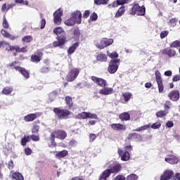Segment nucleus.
Returning a JSON list of instances; mask_svg holds the SVG:
<instances>
[{
  "label": "nucleus",
  "instance_id": "nucleus-51",
  "mask_svg": "<svg viewBox=\"0 0 180 180\" xmlns=\"http://www.w3.org/2000/svg\"><path fill=\"white\" fill-rule=\"evenodd\" d=\"M3 27L4 29H8V27H9V24L8 23V21L6 20V18L5 17L3 20Z\"/></svg>",
  "mask_w": 180,
  "mask_h": 180
},
{
  "label": "nucleus",
  "instance_id": "nucleus-19",
  "mask_svg": "<svg viewBox=\"0 0 180 180\" xmlns=\"http://www.w3.org/2000/svg\"><path fill=\"white\" fill-rule=\"evenodd\" d=\"M13 68L14 70H15V71H19V72H20L22 75H23L24 78H25L26 79L29 78V72L26 71L25 68H20L19 66H15Z\"/></svg>",
  "mask_w": 180,
  "mask_h": 180
},
{
  "label": "nucleus",
  "instance_id": "nucleus-30",
  "mask_svg": "<svg viewBox=\"0 0 180 180\" xmlns=\"http://www.w3.org/2000/svg\"><path fill=\"white\" fill-rule=\"evenodd\" d=\"M155 75L157 84L160 82H162V79L161 78V73L160 72L159 70L155 71Z\"/></svg>",
  "mask_w": 180,
  "mask_h": 180
},
{
  "label": "nucleus",
  "instance_id": "nucleus-34",
  "mask_svg": "<svg viewBox=\"0 0 180 180\" xmlns=\"http://www.w3.org/2000/svg\"><path fill=\"white\" fill-rule=\"evenodd\" d=\"M13 91V88L12 87H5L2 91V94L4 95H9V94H11Z\"/></svg>",
  "mask_w": 180,
  "mask_h": 180
},
{
  "label": "nucleus",
  "instance_id": "nucleus-2",
  "mask_svg": "<svg viewBox=\"0 0 180 180\" xmlns=\"http://www.w3.org/2000/svg\"><path fill=\"white\" fill-rule=\"evenodd\" d=\"M56 139H59L60 140H64V139L67 137V133L63 130L53 131L51 134V137L49 139V141H50L51 143L49 147H54V146H56Z\"/></svg>",
  "mask_w": 180,
  "mask_h": 180
},
{
  "label": "nucleus",
  "instance_id": "nucleus-5",
  "mask_svg": "<svg viewBox=\"0 0 180 180\" xmlns=\"http://www.w3.org/2000/svg\"><path fill=\"white\" fill-rule=\"evenodd\" d=\"M131 10V15H136V16H144L146 15V7L144 6H140L137 3H134Z\"/></svg>",
  "mask_w": 180,
  "mask_h": 180
},
{
  "label": "nucleus",
  "instance_id": "nucleus-61",
  "mask_svg": "<svg viewBox=\"0 0 180 180\" xmlns=\"http://www.w3.org/2000/svg\"><path fill=\"white\" fill-rule=\"evenodd\" d=\"M44 27H46V20L42 18L41 20V29H44Z\"/></svg>",
  "mask_w": 180,
  "mask_h": 180
},
{
  "label": "nucleus",
  "instance_id": "nucleus-41",
  "mask_svg": "<svg viewBox=\"0 0 180 180\" xmlns=\"http://www.w3.org/2000/svg\"><path fill=\"white\" fill-rule=\"evenodd\" d=\"M170 47H172L174 49H176V47H180V40H176V41H173L170 44Z\"/></svg>",
  "mask_w": 180,
  "mask_h": 180
},
{
  "label": "nucleus",
  "instance_id": "nucleus-18",
  "mask_svg": "<svg viewBox=\"0 0 180 180\" xmlns=\"http://www.w3.org/2000/svg\"><path fill=\"white\" fill-rule=\"evenodd\" d=\"M161 53L162 54H165L169 57H175V54H176L175 50H172L170 48H167L165 49L162 50Z\"/></svg>",
  "mask_w": 180,
  "mask_h": 180
},
{
  "label": "nucleus",
  "instance_id": "nucleus-13",
  "mask_svg": "<svg viewBox=\"0 0 180 180\" xmlns=\"http://www.w3.org/2000/svg\"><path fill=\"white\" fill-rule=\"evenodd\" d=\"M174 176V172L172 170H165L160 176V180H169Z\"/></svg>",
  "mask_w": 180,
  "mask_h": 180
},
{
  "label": "nucleus",
  "instance_id": "nucleus-29",
  "mask_svg": "<svg viewBox=\"0 0 180 180\" xmlns=\"http://www.w3.org/2000/svg\"><path fill=\"white\" fill-rule=\"evenodd\" d=\"M1 33L4 37H7L8 39H11V40H14V39H16V37L11 36L4 30H1Z\"/></svg>",
  "mask_w": 180,
  "mask_h": 180
},
{
  "label": "nucleus",
  "instance_id": "nucleus-11",
  "mask_svg": "<svg viewBox=\"0 0 180 180\" xmlns=\"http://www.w3.org/2000/svg\"><path fill=\"white\" fill-rule=\"evenodd\" d=\"M71 17L73 18L75 23H77V25H80V23L82 22V13H81V11H75L73 13H72Z\"/></svg>",
  "mask_w": 180,
  "mask_h": 180
},
{
  "label": "nucleus",
  "instance_id": "nucleus-59",
  "mask_svg": "<svg viewBox=\"0 0 180 180\" xmlns=\"http://www.w3.org/2000/svg\"><path fill=\"white\" fill-rule=\"evenodd\" d=\"M11 44H8L7 42H5L4 48L7 50V51H11Z\"/></svg>",
  "mask_w": 180,
  "mask_h": 180
},
{
  "label": "nucleus",
  "instance_id": "nucleus-54",
  "mask_svg": "<svg viewBox=\"0 0 180 180\" xmlns=\"http://www.w3.org/2000/svg\"><path fill=\"white\" fill-rule=\"evenodd\" d=\"M173 82H178V81H180V75H176L172 78Z\"/></svg>",
  "mask_w": 180,
  "mask_h": 180
},
{
  "label": "nucleus",
  "instance_id": "nucleus-42",
  "mask_svg": "<svg viewBox=\"0 0 180 180\" xmlns=\"http://www.w3.org/2000/svg\"><path fill=\"white\" fill-rule=\"evenodd\" d=\"M56 98H57V91H52L50 94H49V99L51 102H53V101H54L56 99Z\"/></svg>",
  "mask_w": 180,
  "mask_h": 180
},
{
  "label": "nucleus",
  "instance_id": "nucleus-57",
  "mask_svg": "<svg viewBox=\"0 0 180 180\" xmlns=\"http://www.w3.org/2000/svg\"><path fill=\"white\" fill-rule=\"evenodd\" d=\"M31 139L33 141H39V140H40V138L37 135H32Z\"/></svg>",
  "mask_w": 180,
  "mask_h": 180
},
{
  "label": "nucleus",
  "instance_id": "nucleus-56",
  "mask_svg": "<svg viewBox=\"0 0 180 180\" xmlns=\"http://www.w3.org/2000/svg\"><path fill=\"white\" fill-rule=\"evenodd\" d=\"M25 153L26 155H30V154H32V149H30V148H25Z\"/></svg>",
  "mask_w": 180,
  "mask_h": 180
},
{
  "label": "nucleus",
  "instance_id": "nucleus-63",
  "mask_svg": "<svg viewBox=\"0 0 180 180\" xmlns=\"http://www.w3.org/2000/svg\"><path fill=\"white\" fill-rule=\"evenodd\" d=\"M70 146H71L72 147H75V146H77V141L72 139L70 141L69 143Z\"/></svg>",
  "mask_w": 180,
  "mask_h": 180
},
{
  "label": "nucleus",
  "instance_id": "nucleus-24",
  "mask_svg": "<svg viewBox=\"0 0 180 180\" xmlns=\"http://www.w3.org/2000/svg\"><path fill=\"white\" fill-rule=\"evenodd\" d=\"M126 12V9L124 8V6H121L118 11L116 12L115 18H120V16H123L124 15V13Z\"/></svg>",
  "mask_w": 180,
  "mask_h": 180
},
{
  "label": "nucleus",
  "instance_id": "nucleus-21",
  "mask_svg": "<svg viewBox=\"0 0 180 180\" xmlns=\"http://www.w3.org/2000/svg\"><path fill=\"white\" fill-rule=\"evenodd\" d=\"M165 160L169 164H176L178 162V158L174 155L168 156Z\"/></svg>",
  "mask_w": 180,
  "mask_h": 180
},
{
  "label": "nucleus",
  "instance_id": "nucleus-27",
  "mask_svg": "<svg viewBox=\"0 0 180 180\" xmlns=\"http://www.w3.org/2000/svg\"><path fill=\"white\" fill-rule=\"evenodd\" d=\"M120 119L125 122L130 120V114L128 112H123L120 115Z\"/></svg>",
  "mask_w": 180,
  "mask_h": 180
},
{
  "label": "nucleus",
  "instance_id": "nucleus-15",
  "mask_svg": "<svg viewBox=\"0 0 180 180\" xmlns=\"http://www.w3.org/2000/svg\"><path fill=\"white\" fill-rule=\"evenodd\" d=\"M168 97L171 101L176 102L179 99V91L178 90L172 91L169 94Z\"/></svg>",
  "mask_w": 180,
  "mask_h": 180
},
{
  "label": "nucleus",
  "instance_id": "nucleus-10",
  "mask_svg": "<svg viewBox=\"0 0 180 180\" xmlns=\"http://www.w3.org/2000/svg\"><path fill=\"white\" fill-rule=\"evenodd\" d=\"M63 16V10L61 8L58 9L53 13V22L56 25H60L61 23V17Z\"/></svg>",
  "mask_w": 180,
  "mask_h": 180
},
{
  "label": "nucleus",
  "instance_id": "nucleus-36",
  "mask_svg": "<svg viewBox=\"0 0 180 180\" xmlns=\"http://www.w3.org/2000/svg\"><path fill=\"white\" fill-rule=\"evenodd\" d=\"M77 119H88V112H82L77 115Z\"/></svg>",
  "mask_w": 180,
  "mask_h": 180
},
{
  "label": "nucleus",
  "instance_id": "nucleus-14",
  "mask_svg": "<svg viewBox=\"0 0 180 180\" xmlns=\"http://www.w3.org/2000/svg\"><path fill=\"white\" fill-rule=\"evenodd\" d=\"M41 57H43V53L40 51L35 52L31 57V60L32 63H39L41 60Z\"/></svg>",
  "mask_w": 180,
  "mask_h": 180
},
{
  "label": "nucleus",
  "instance_id": "nucleus-33",
  "mask_svg": "<svg viewBox=\"0 0 180 180\" xmlns=\"http://www.w3.org/2000/svg\"><path fill=\"white\" fill-rule=\"evenodd\" d=\"M168 115V111L167 110H160L156 112L157 117H164V116H167Z\"/></svg>",
  "mask_w": 180,
  "mask_h": 180
},
{
  "label": "nucleus",
  "instance_id": "nucleus-22",
  "mask_svg": "<svg viewBox=\"0 0 180 180\" xmlns=\"http://www.w3.org/2000/svg\"><path fill=\"white\" fill-rule=\"evenodd\" d=\"M79 29L74 28L72 31V37L75 40H79Z\"/></svg>",
  "mask_w": 180,
  "mask_h": 180
},
{
  "label": "nucleus",
  "instance_id": "nucleus-7",
  "mask_svg": "<svg viewBox=\"0 0 180 180\" xmlns=\"http://www.w3.org/2000/svg\"><path fill=\"white\" fill-rule=\"evenodd\" d=\"M120 64V59H112L110 61L108 71L110 74H115L119 68Z\"/></svg>",
  "mask_w": 180,
  "mask_h": 180
},
{
  "label": "nucleus",
  "instance_id": "nucleus-46",
  "mask_svg": "<svg viewBox=\"0 0 180 180\" xmlns=\"http://www.w3.org/2000/svg\"><path fill=\"white\" fill-rule=\"evenodd\" d=\"M171 106H172V103H171V101H166L165 103V106H164L166 112H167V110H168L169 109L171 108Z\"/></svg>",
  "mask_w": 180,
  "mask_h": 180
},
{
  "label": "nucleus",
  "instance_id": "nucleus-50",
  "mask_svg": "<svg viewBox=\"0 0 180 180\" xmlns=\"http://www.w3.org/2000/svg\"><path fill=\"white\" fill-rule=\"evenodd\" d=\"M168 33H169V31H162L161 33H160V38L161 39H165V37H167V36H168Z\"/></svg>",
  "mask_w": 180,
  "mask_h": 180
},
{
  "label": "nucleus",
  "instance_id": "nucleus-31",
  "mask_svg": "<svg viewBox=\"0 0 180 180\" xmlns=\"http://www.w3.org/2000/svg\"><path fill=\"white\" fill-rule=\"evenodd\" d=\"M75 23L76 22L74 21L72 17H70V18L65 21V25H66V26H74Z\"/></svg>",
  "mask_w": 180,
  "mask_h": 180
},
{
  "label": "nucleus",
  "instance_id": "nucleus-32",
  "mask_svg": "<svg viewBox=\"0 0 180 180\" xmlns=\"http://www.w3.org/2000/svg\"><path fill=\"white\" fill-rule=\"evenodd\" d=\"M122 96L125 102H129L131 98L132 94L131 93H123Z\"/></svg>",
  "mask_w": 180,
  "mask_h": 180
},
{
  "label": "nucleus",
  "instance_id": "nucleus-62",
  "mask_svg": "<svg viewBox=\"0 0 180 180\" xmlns=\"http://www.w3.org/2000/svg\"><path fill=\"white\" fill-rule=\"evenodd\" d=\"M166 126L169 128L174 127V122L172 121H169L166 123Z\"/></svg>",
  "mask_w": 180,
  "mask_h": 180
},
{
  "label": "nucleus",
  "instance_id": "nucleus-8",
  "mask_svg": "<svg viewBox=\"0 0 180 180\" xmlns=\"http://www.w3.org/2000/svg\"><path fill=\"white\" fill-rule=\"evenodd\" d=\"M53 112L58 119H67L71 113L68 110H61L59 108H54Z\"/></svg>",
  "mask_w": 180,
  "mask_h": 180
},
{
  "label": "nucleus",
  "instance_id": "nucleus-45",
  "mask_svg": "<svg viewBox=\"0 0 180 180\" xmlns=\"http://www.w3.org/2000/svg\"><path fill=\"white\" fill-rule=\"evenodd\" d=\"M139 176L135 174H131L127 177V180H137Z\"/></svg>",
  "mask_w": 180,
  "mask_h": 180
},
{
  "label": "nucleus",
  "instance_id": "nucleus-48",
  "mask_svg": "<svg viewBox=\"0 0 180 180\" xmlns=\"http://www.w3.org/2000/svg\"><path fill=\"white\" fill-rule=\"evenodd\" d=\"M158 91L160 94H162V92H164V84H162V82L158 83Z\"/></svg>",
  "mask_w": 180,
  "mask_h": 180
},
{
  "label": "nucleus",
  "instance_id": "nucleus-3",
  "mask_svg": "<svg viewBox=\"0 0 180 180\" xmlns=\"http://www.w3.org/2000/svg\"><path fill=\"white\" fill-rule=\"evenodd\" d=\"M120 165H115L112 167L110 169H108L105 170L102 174L99 176V180H107L109 176H110L111 174H115L116 172H119L120 171Z\"/></svg>",
  "mask_w": 180,
  "mask_h": 180
},
{
  "label": "nucleus",
  "instance_id": "nucleus-28",
  "mask_svg": "<svg viewBox=\"0 0 180 180\" xmlns=\"http://www.w3.org/2000/svg\"><path fill=\"white\" fill-rule=\"evenodd\" d=\"M78 46H79V44H78V42H76L72 46H70L68 50V54H72L75 51V50H77Z\"/></svg>",
  "mask_w": 180,
  "mask_h": 180
},
{
  "label": "nucleus",
  "instance_id": "nucleus-26",
  "mask_svg": "<svg viewBox=\"0 0 180 180\" xmlns=\"http://www.w3.org/2000/svg\"><path fill=\"white\" fill-rule=\"evenodd\" d=\"M68 155V151L66 150L58 152L56 155V158H64V157H67Z\"/></svg>",
  "mask_w": 180,
  "mask_h": 180
},
{
  "label": "nucleus",
  "instance_id": "nucleus-4",
  "mask_svg": "<svg viewBox=\"0 0 180 180\" xmlns=\"http://www.w3.org/2000/svg\"><path fill=\"white\" fill-rule=\"evenodd\" d=\"M131 146H127L123 149H118V154L121 156L122 161H129L130 160V153L131 151Z\"/></svg>",
  "mask_w": 180,
  "mask_h": 180
},
{
  "label": "nucleus",
  "instance_id": "nucleus-58",
  "mask_svg": "<svg viewBox=\"0 0 180 180\" xmlns=\"http://www.w3.org/2000/svg\"><path fill=\"white\" fill-rule=\"evenodd\" d=\"M173 137H174V139H176V141H179V143L180 142V136L176 132H174L173 134Z\"/></svg>",
  "mask_w": 180,
  "mask_h": 180
},
{
  "label": "nucleus",
  "instance_id": "nucleus-16",
  "mask_svg": "<svg viewBox=\"0 0 180 180\" xmlns=\"http://www.w3.org/2000/svg\"><path fill=\"white\" fill-rule=\"evenodd\" d=\"M98 94L104 96L112 95V94H113V89L111 87L104 86L103 89L99 90Z\"/></svg>",
  "mask_w": 180,
  "mask_h": 180
},
{
  "label": "nucleus",
  "instance_id": "nucleus-52",
  "mask_svg": "<svg viewBox=\"0 0 180 180\" xmlns=\"http://www.w3.org/2000/svg\"><path fill=\"white\" fill-rule=\"evenodd\" d=\"M90 19L93 20V22L96 20L98 19V14H96V13H91Z\"/></svg>",
  "mask_w": 180,
  "mask_h": 180
},
{
  "label": "nucleus",
  "instance_id": "nucleus-6",
  "mask_svg": "<svg viewBox=\"0 0 180 180\" xmlns=\"http://www.w3.org/2000/svg\"><path fill=\"white\" fill-rule=\"evenodd\" d=\"M95 44L97 49L103 50V49L108 47V46H112V44H113V39L103 38L101 40L97 41Z\"/></svg>",
  "mask_w": 180,
  "mask_h": 180
},
{
  "label": "nucleus",
  "instance_id": "nucleus-35",
  "mask_svg": "<svg viewBox=\"0 0 180 180\" xmlns=\"http://www.w3.org/2000/svg\"><path fill=\"white\" fill-rule=\"evenodd\" d=\"M107 56L110 57V58H117V57H119V54H117V52L116 51L112 53L107 51Z\"/></svg>",
  "mask_w": 180,
  "mask_h": 180
},
{
  "label": "nucleus",
  "instance_id": "nucleus-25",
  "mask_svg": "<svg viewBox=\"0 0 180 180\" xmlns=\"http://www.w3.org/2000/svg\"><path fill=\"white\" fill-rule=\"evenodd\" d=\"M12 178L15 180H25V177L20 172H14L12 174Z\"/></svg>",
  "mask_w": 180,
  "mask_h": 180
},
{
  "label": "nucleus",
  "instance_id": "nucleus-1",
  "mask_svg": "<svg viewBox=\"0 0 180 180\" xmlns=\"http://www.w3.org/2000/svg\"><path fill=\"white\" fill-rule=\"evenodd\" d=\"M53 33L56 34L58 41H55L53 42V47H61L63 44H65V33L64 32V30L61 27H58L53 30Z\"/></svg>",
  "mask_w": 180,
  "mask_h": 180
},
{
  "label": "nucleus",
  "instance_id": "nucleus-38",
  "mask_svg": "<svg viewBox=\"0 0 180 180\" xmlns=\"http://www.w3.org/2000/svg\"><path fill=\"white\" fill-rule=\"evenodd\" d=\"M150 129V124L143 125L135 129V131H143V130H147Z\"/></svg>",
  "mask_w": 180,
  "mask_h": 180
},
{
  "label": "nucleus",
  "instance_id": "nucleus-49",
  "mask_svg": "<svg viewBox=\"0 0 180 180\" xmlns=\"http://www.w3.org/2000/svg\"><path fill=\"white\" fill-rule=\"evenodd\" d=\"M87 119H98V116L96 114L87 112Z\"/></svg>",
  "mask_w": 180,
  "mask_h": 180
},
{
  "label": "nucleus",
  "instance_id": "nucleus-17",
  "mask_svg": "<svg viewBox=\"0 0 180 180\" xmlns=\"http://www.w3.org/2000/svg\"><path fill=\"white\" fill-rule=\"evenodd\" d=\"M110 126L112 130H115L116 131H123L126 130V125L123 124H112Z\"/></svg>",
  "mask_w": 180,
  "mask_h": 180
},
{
  "label": "nucleus",
  "instance_id": "nucleus-40",
  "mask_svg": "<svg viewBox=\"0 0 180 180\" xmlns=\"http://www.w3.org/2000/svg\"><path fill=\"white\" fill-rule=\"evenodd\" d=\"M65 102L68 105L69 108H71L73 105L72 98L70 96L65 97Z\"/></svg>",
  "mask_w": 180,
  "mask_h": 180
},
{
  "label": "nucleus",
  "instance_id": "nucleus-23",
  "mask_svg": "<svg viewBox=\"0 0 180 180\" xmlns=\"http://www.w3.org/2000/svg\"><path fill=\"white\" fill-rule=\"evenodd\" d=\"M96 60L101 63H106V61H108V56L103 53H100L97 56Z\"/></svg>",
  "mask_w": 180,
  "mask_h": 180
},
{
  "label": "nucleus",
  "instance_id": "nucleus-53",
  "mask_svg": "<svg viewBox=\"0 0 180 180\" xmlns=\"http://www.w3.org/2000/svg\"><path fill=\"white\" fill-rule=\"evenodd\" d=\"M26 51H27V46H24L21 49L18 46V53H26Z\"/></svg>",
  "mask_w": 180,
  "mask_h": 180
},
{
  "label": "nucleus",
  "instance_id": "nucleus-60",
  "mask_svg": "<svg viewBox=\"0 0 180 180\" xmlns=\"http://www.w3.org/2000/svg\"><path fill=\"white\" fill-rule=\"evenodd\" d=\"M114 180H126V178L123 175L117 176Z\"/></svg>",
  "mask_w": 180,
  "mask_h": 180
},
{
  "label": "nucleus",
  "instance_id": "nucleus-44",
  "mask_svg": "<svg viewBox=\"0 0 180 180\" xmlns=\"http://www.w3.org/2000/svg\"><path fill=\"white\" fill-rule=\"evenodd\" d=\"M98 134H90L89 136V142L92 143L94 141H95L96 137H98Z\"/></svg>",
  "mask_w": 180,
  "mask_h": 180
},
{
  "label": "nucleus",
  "instance_id": "nucleus-39",
  "mask_svg": "<svg viewBox=\"0 0 180 180\" xmlns=\"http://www.w3.org/2000/svg\"><path fill=\"white\" fill-rule=\"evenodd\" d=\"M22 41H25V43H30L32 40H33V37L30 35L25 36L22 37Z\"/></svg>",
  "mask_w": 180,
  "mask_h": 180
},
{
  "label": "nucleus",
  "instance_id": "nucleus-55",
  "mask_svg": "<svg viewBox=\"0 0 180 180\" xmlns=\"http://www.w3.org/2000/svg\"><path fill=\"white\" fill-rule=\"evenodd\" d=\"M19 46H11L10 48V51H16V53L18 52Z\"/></svg>",
  "mask_w": 180,
  "mask_h": 180
},
{
  "label": "nucleus",
  "instance_id": "nucleus-20",
  "mask_svg": "<svg viewBox=\"0 0 180 180\" xmlns=\"http://www.w3.org/2000/svg\"><path fill=\"white\" fill-rule=\"evenodd\" d=\"M39 113L29 114L24 117L25 122H33L37 117H39Z\"/></svg>",
  "mask_w": 180,
  "mask_h": 180
},
{
  "label": "nucleus",
  "instance_id": "nucleus-37",
  "mask_svg": "<svg viewBox=\"0 0 180 180\" xmlns=\"http://www.w3.org/2000/svg\"><path fill=\"white\" fill-rule=\"evenodd\" d=\"M109 0H94L96 5H107Z\"/></svg>",
  "mask_w": 180,
  "mask_h": 180
},
{
  "label": "nucleus",
  "instance_id": "nucleus-9",
  "mask_svg": "<svg viewBox=\"0 0 180 180\" xmlns=\"http://www.w3.org/2000/svg\"><path fill=\"white\" fill-rule=\"evenodd\" d=\"M79 75V69L73 68L70 70L66 76V81L68 82H72V81H75L77 79V77Z\"/></svg>",
  "mask_w": 180,
  "mask_h": 180
},
{
  "label": "nucleus",
  "instance_id": "nucleus-43",
  "mask_svg": "<svg viewBox=\"0 0 180 180\" xmlns=\"http://www.w3.org/2000/svg\"><path fill=\"white\" fill-rule=\"evenodd\" d=\"M119 2H120L119 0H117L116 1L112 2V4H109L108 6V8H109L110 9V8H117V6H119V5H121V4H120Z\"/></svg>",
  "mask_w": 180,
  "mask_h": 180
},
{
  "label": "nucleus",
  "instance_id": "nucleus-47",
  "mask_svg": "<svg viewBox=\"0 0 180 180\" xmlns=\"http://www.w3.org/2000/svg\"><path fill=\"white\" fill-rule=\"evenodd\" d=\"M151 129H153L154 130H156L157 129H160L161 127V124L158 122L153 123L150 126Z\"/></svg>",
  "mask_w": 180,
  "mask_h": 180
},
{
  "label": "nucleus",
  "instance_id": "nucleus-64",
  "mask_svg": "<svg viewBox=\"0 0 180 180\" xmlns=\"http://www.w3.org/2000/svg\"><path fill=\"white\" fill-rule=\"evenodd\" d=\"M165 77H172V71L167 70V71L165 72Z\"/></svg>",
  "mask_w": 180,
  "mask_h": 180
},
{
  "label": "nucleus",
  "instance_id": "nucleus-12",
  "mask_svg": "<svg viewBox=\"0 0 180 180\" xmlns=\"http://www.w3.org/2000/svg\"><path fill=\"white\" fill-rule=\"evenodd\" d=\"M91 80L94 82V84H96L97 85H99V86H106L107 82L106 80L96 77L95 76L91 77Z\"/></svg>",
  "mask_w": 180,
  "mask_h": 180
}]
</instances>
